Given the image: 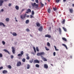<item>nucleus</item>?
<instances>
[{"mask_svg":"<svg viewBox=\"0 0 74 74\" xmlns=\"http://www.w3.org/2000/svg\"><path fill=\"white\" fill-rule=\"evenodd\" d=\"M25 60H26L25 58H23L22 60V61L23 62H25Z\"/></svg>","mask_w":74,"mask_h":74,"instance_id":"36","label":"nucleus"},{"mask_svg":"<svg viewBox=\"0 0 74 74\" xmlns=\"http://www.w3.org/2000/svg\"><path fill=\"white\" fill-rule=\"evenodd\" d=\"M62 45L63 46H64L65 47V48H66V49H68V48H67V46H66V45L64 44H62Z\"/></svg>","mask_w":74,"mask_h":74,"instance_id":"16","label":"nucleus"},{"mask_svg":"<svg viewBox=\"0 0 74 74\" xmlns=\"http://www.w3.org/2000/svg\"><path fill=\"white\" fill-rule=\"evenodd\" d=\"M72 7H74V3H73L72 4Z\"/></svg>","mask_w":74,"mask_h":74,"instance_id":"61","label":"nucleus"},{"mask_svg":"<svg viewBox=\"0 0 74 74\" xmlns=\"http://www.w3.org/2000/svg\"><path fill=\"white\" fill-rule=\"evenodd\" d=\"M3 69V66H1V67H0V70H1V69Z\"/></svg>","mask_w":74,"mask_h":74,"instance_id":"53","label":"nucleus"},{"mask_svg":"<svg viewBox=\"0 0 74 74\" xmlns=\"http://www.w3.org/2000/svg\"><path fill=\"white\" fill-rule=\"evenodd\" d=\"M3 51L5 52H7V53H8L9 55H10V52L7 50V49H4L3 50Z\"/></svg>","mask_w":74,"mask_h":74,"instance_id":"12","label":"nucleus"},{"mask_svg":"<svg viewBox=\"0 0 74 74\" xmlns=\"http://www.w3.org/2000/svg\"><path fill=\"white\" fill-rule=\"evenodd\" d=\"M8 72L7 71L5 70H3V74H6V73H7Z\"/></svg>","mask_w":74,"mask_h":74,"instance_id":"14","label":"nucleus"},{"mask_svg":"<svg viewBox=\"0 0 74 74\" xmlns=\"http://www.w3.org/2000/svg\"><path fill=\"white\" fill-rule=\"evenodd\" d=\"M33 48L34 50V52H35V53H36V48H35V47H34Z\"/></svg>","mask_w":74,"mask_h":74,"instance_id":"33","label":"nucleus"},{"mask_svg":"<svg viewBox=\"0 0 74 74\" xmlns=\"http://www.w3.org/2000/svg\"><path fill=\"white\" fill-rule=\"evenodd\" d=\"M29 8H32V6H31V5H29Z\"/></svg>","mask_w":74,"mask_h":74,"instance_id":"57","label":"nucleus"},{"mask_svg":"<svg viewBox=\"0 0 74 74\" xmlns=\"http://www.w3.org/2000/svg\"><path fill=\"white\" fill-rule=\"evenodd\" d=\"M43 60L45 62H46L47 61V59L45 58H44Z\"/></svg>","mask_w":74,"mask_h":74,"instance_id":"31","label":"nucleus"},{"mask_svg":"<svg viewBox=\"0 0 74 74\" xmlns=\"http://www.w3.org/2000/svg\"><path fill=\"white\" fill-rule=\"evenodd\" d=\"M62 39L64 40V41H65L66 42H67V39L66 38H65L62 37Z\"/></svg>","mask_w":74,"mask_h":74,"instance_id":"15","label":"nucleus"},{"mask_svg":"<svg viewBox=\"0 0 74 74\" xmlns=\"http://www.w3.org/2000/svg\"><path fill=\"white\" fill-rule=\"evenodd\" d=\"M4 3V1L2 0H0V6H1L3 3Z\"/></svg>","mask_w":74,"mask_h":74,"instance_id":"8","label":"nucleus"},{"mask_svg":"<svg viewBox=\"0 0 74 74\" xmlns=\"http://www.w3.org/2000/svg\"><path fill=\"white\" fill-rule=\"evenodd\" d=\"M47 45L48 46V47H50V46H51L50 43L49 42H48L47 43Z\"/></svg>","mask_w":74,"mask_h":74,"instance_id":"30","label":"nucleus"},{"mask_svg":"<svg viewBox=\"0 0 74 74\" xmlns=\"http://www.w3.org/2000/svg\"><path fill=\"white\" fill-rule=\"evenodd\" d=\"M11 59H13V58H14V56H11Z\"/></svg>","mask_w":74,"mask_h":74,"instance_id":"51","label":"nucleus"},{"mask_svg":"<svg viewBox=\"0 0 74 74\" xmlns=\"http://www.w3.org/2000/svg\"><path fill=\"white\" fill-rule=\"evenodd\" d=\"M53 56H55L56 55V52H54L53 53Z\"/></svg>","mask_w":74,"mask_h":74,"instance_id":"45","label":"nucleus"},{"mask_svg":"<svg viewBox=\"0 0 74 74\" xmlns=\"http://www.w3.org/2000/svg\"><path fill=\"white\" fill-rule=\"evenodd\" d=\"M18 56H22V55H21V54H19L18 55Z\"/></svg>","mask_w":74,"mask_h":74,"instance_id":"43","label":"nucleus"},{"mask_svg":"<svg viewBox=\"0 0 74 74\" xmlns=\"http://www.w3.org/2000/svg\"><path fill=\"white\" fill-rule=\"evenodd\" d=\"M25 11V9H23V10H22L21 11V12H23V11Z\"/></svg>","mask_w":74,"mask_h":74,"instance_id":"55","label":"nucleus"},{"mask_svg":"<svg viewBox=\"0 0 74 74\" xmlns=\"http://www.w3.org/2000/svg\"><path fill=\"white\" fill-rule=\"evenodd\" d=\"M34 12L33 11H32V15H34Z\"/></svg>","mask_w":74,"mask_h":74,"instance_id":"46","label":"nucleus"},{"mask_svg":"<svg viewBox=\"0 0 74 74\" xmlns=\"http://www.w3.org/2000/svg\"><path fill=\"white\" fill-rule=\"evenodd\" d=\"M47 11L49 13H50V12H51V9H50V8H49L47 10Z\"/></svg>","mask_w":74,"mask_h":74,"instance_id":"22","label":"nucleus"},{"mask_svg":"<svg viewBox=\"0 0 74 74\" xmlns=\"http://www.w3.org/2000/svg\"><path fill=\"white\" fill-rule=\"evenodd\" d=\"M62 28L65 32H67V29L65 27H62Z\"/></svg>","mask_w":74,"mask_h":74,"instance_id":"24","label":"nucleus"},{"mask_svg":"<svg viewBox=\"0 0 74 74\" xmlns=\"http://www.w3.org/2000/svg\"><path fill=\"white\" fill-rule=\"evenodd\" d=\"M36 67L38 68L39 67H40V65H39L38 64H36Z\"/></svg>","mask_w":74,"mask_h":74,"instance_id":"35","label":"nucleus"},{"mask_svg":"<svg viewBox=\"0 0 74 74\" xmlns=\"http://www.w3.org/2000/svg\"><path fill=\"white\" fill-rule=\"evenodd\" d=\"M29 23V20H27L26 21V24H27Z\"/></svg>","mask_w":74,"mask_h":74,"instance_id":"23","label":"nucleus"},{"mask_svg":"<svg viewBox=\"0 0 74 74\" xmlns=\"http://www.w3.org/2000/svg\"><path fill=\"white\" fill-rule=\"evenodd\" d=\"M12 35L13 36H16L17 35V34H16V33L15 32H13V33L12 34Z\"/></svg>","mask_w":74,"mask_h":74,"instance_id":"17","label":"nucleus"},{"mask_svg":"<svg viewBox=\"0 0 74 74\" xmlns=\"http://www.w3.org/2000/svg\"><path fill=\"white\" fill-rule=\"evenodd\" d=\"M40 4H41V7H43L44 6V4H42V2H41Z\"/></svg>","mask_w":74,"mask_h":74,"instance_id":"41","label":"nucleus"},{"mask_svg":"<svg viewBox=\"0 0 74 74\" xmlns=\"http://www.w3.org/2000/svg\"><path fill=\"white\" fill-rule=\"evenodd\" d=\"M43 29V27H42L40 26V27L38 29V30L40 32H42V30Z\"/></svg>","mask_w":74,"mask_h":74,"instance_id":"7","label":"nucleus"},{"mask_svg":"<svg viewBox=\"0 0 74 74\" xmlns=\"http://www.w3.org/2000/svg\"><path fill=\"white\" fill-rule=\"evenodd\" d=\"M15 8L17 10H19V6L17 5L16 6Z\"/></svg>","mask_w":74,"mask_h":74,"instance_id":"21","label":"nucleus"},{"mask_svg":"<svg viewBox=\"0 0 74 74\" xmlns=\"http://www.w3.org/2000/svg\"><path fill=\"white\" fill-rule=\"evenodd\" d=\"M45 55V53L44 52H42L40 53H38L37 54V56H42V55Z\"/></svg>","mask_w":74,"mask_h":74,"instance_id":"1","label":"nucleus"},{"mask_svg":"<svg viewBox=\"0 0 74 74\" xmlns=\"http://www.w3.org/2000/svg\"><path fill=\"white\" fill-rule=\"evenodd\" d=\"M26 17H27V18H29V15H27V16H26Z\"/></svg>","mask_w":74,"mask_h":74,"instance_id":"59","label":"nucleus"},{"mask_svg":"<svg viewBox=\"0 0 74 74\" xmlns=\"http://www.w3.org/2000/svg\"><path fill=\"white\" fill-rule=\"evenodd\" d=\"M1 25H3V26L4 27H5V25H4V24L2 22H0V26H1Z\"/></svg>","mask_w":74,"mask_h":74,"instance_id":"13","label":"nucleus"},{"mask_svg":"<svg viewBox=\"0 0 74 74\" xmlns=\"http://www.w3.org/2000/svg\"><path fill=\"white\" fill-rule=\"evenodd\" d=\"M33 17V16L31 15H30V18H32Z\"/></svg>","mask_w":74,"mask_h":74,"instance_id":"47","label":"nucleus"},{"mask_svg":"<svg viewBox=\"0 0 74 74\" xmlns=\"http://www.w3.org/2000/svg\"><path fill=\"white\" fill-rule=\"evenodd\" d=\"M44 67L45 69H47L48 68V65L47 64H45L44 65Z\"/></svg>","mask_w":74,"mask_h":74,"instance_id":"11","label":"nucleus"},{"mask_svg":"<svg viewBox=\"0 0 74 74\" xmlns=\"http://www.w3.org/2000/svg\"><path fill=\"white\" fill-rule=\"evenodd\" d=\"M41 58L42 60L44 59V58H45L44 57V56H41Z\"/></svg>","mask_w":74,"mask_h":74,"instance_id":"48","label":"nucleus"},{"mask_svg":"<svg viewBox=\"0 0 74 74\" xmlns=\"http://www.w3.org/2000/svg\"><path fill=\"white\" fill-rule=\"evenodd\" d=\"M69 11L71 14H72V13L73 12V9L72 8L70 9H69Z\"/></svg>","mask_w":74,"mask_h":74,"instance_id":"9","label":"nucleus"},{"mask_svg":"<svg viewBox=\"0 0 74 74\" xmlns=\"http://www.w3.org/2000/svg\"><path fill=\"white\" fill-rule=\"evenodd\" d=\"M45 37H48V38H51V36L48 34H47L45 35Z\"/></svg>","mask_w":74,"mask_h":74,"instance_id":"10","label":"nucleus"},{"mask_svg":"<svg viewBox=\"0 0 74 74\" xmlns=\"http://www.w3.org/2000/svg\"><path fill=\"white\" fill-rule=\"evenodd\" d=\"M40 63V62L39 61H38V60H34V63Z\"/></svg>","mask_w":74,"mask_h":74,"instance_id":"5","label":"nucleus"},{"mask_svg":"<svg viewBox=\"0 0 74 74\" xmlns=\"http://www.w3.org/2000/svg\"><path fill=\"white\" fill-rule=\"evenodd\" d=\"M5 21L6 22H9L10 21V18H6L5 19Z\"/></svg>","mask_w":74,"mask_h":74,"instance_id":"20","label":"nucleus"},{"mask_svg":"<svg viewBox=\"0 0 74 74\" xmlns=\"http://www.w3.org/2000/svg\"><path fill=\"white\" fill-rule=\"evenodd\" d=\"M1 11L2 12H3V11H4V10H3V9H2L1 10Z\"/></svg>","mask_w":74,"mask_h":74,"instance_id":"58","label":"nucleus"},{"mask_svg":"<svg viewBox=\"0 0 74 74\" xmlns=\"http://www.w3.org/2000/svg\"><path fill=\"white\" fill-rule=\"evenodd\" d=\"M27 69H30V65L28 64L27 65Z\"/></svg>","mask_w":74,"mask_h":74,"instance_id":"18","label":"nucleus"},{"mask_svg":"<svg viewBox=\"0 0 74 74\" xmlns=\"http://www.w3.org/2000/svg\"><path fill=\"white\" fill-rule=\"evenodd\" d=\"M11 4H12L11 3H9V7H11Z\"/></svg>","mask_w":74,"mask_h":74,"instance_id":"54","label":"nucleus"},{"mask_svg":"<svg viewBox=\"0 0 74 74\" xmlns=\"http://www.w3.org/2000/svg\"><path fill=\"white\" fill-rule=\"evenodd\" d=\"M8 67L9 69H11L12 68L11 66L10 65H8Z\"/></svg>","mask_w":74,"mask_h":74,"instance_id":"34","label":"nucleus"},{"mask_svg":"<svg viewBox=\"0 0 74 74\" xmlns=\"http://www.w3.org/2000/svg\"><path fill=\"white\" fill-rule=\"evenodd\" d=\"M51 27H49V30H51Z\"/></svg>","mask_w":74,"mask_h":74,"instance_id":"64","label":"nucleus"},{"mask_svg":"<svg viewBox=\"0 0 74 74\" xmlns=\"http://www.w3.org/2000/svg\"><path fill=\"white\" fill-rule=\"evenodd\" d=\"M36 49L37 51H39V49H38V47H36Z\"/></svg>","mask_w":74,"mask_h":74,"instance_id":"37","label":"nucleus"},{"mask_svg":"<svg viewBox=\"0 0 74 74\" xmlns=\"http://www.w3.org/2000/svg\"><path fill=\"white\" fill-rule=\"evenodd\" d=\"M21 61H18L17 62V63L16 64L17 66H20L21 65Z\"/></svg>","mask_w":74,"mask_h":74,"instance_id":"4","label":"nucleus"},{"mask_svg":"<svg viewBox=\"0 0 74 74\" xmlns=\"http://www.w3.org/2000/svg\"><path fill=\"white\" fill-rule=\"evenodd\" d=\"M57 9L56 8H53V10H54V11H56V10Z\"/></svg>","mask_w":74,"mask_h":74,"instance_id":"49","label":"nucleus"},{"mask_svg":"<svg viewBox=\"0 0 74 74\" xmlns=\"http://www.w3.org/2000/svg\"><path fill=\"white\" fill-rule=\"evenodd\" d=\"M54 47L55 48L56 51H59V49H57L56 48V46H54Z\"/></svg>","mask_w":74,"mask_h":74,"instance_id":"26","label":"nucleus"},{"mask_svg":"<svg viewBox=\"0 0 74 74\" xmlns=\"http://www.w3.org/2000/svg\"><path fill=\"white\" fill-rule=\"evenodd\" d=\"M24 16H25V17H26V16H27V14L26 13H25V15H24Z\"/></svg>","mask_w":74,"mask_h":74,"instance_id":"56","label":"nucleus"},{"mask_svg":"<svg viewBox=\"0 0 74 74\" xmlns=\"http://www.w3.org/2000/svg\"><path fill=\"white\" fill-rule=\"evenodd\" d=\"M2 56H3V55H2V54L0 53V57H1H1H2Z\"/></svg>","mask_w":74,"mask_h":74,"instance_id":"52","label":"nucleus"},{"mask_svg":"<svg viewBox=\"0 0 74 74\" xmlns=\"http://www.w3.org/2000/svg\"><path fill=\"white\" fill-rule=\"evenodd\" d=\"M35 2L36 3H38V0H35Z\"/></svg>","mask_w":74,"mask_h":74,"instance_id":"44","label":"nucleus"},{"mask_svg":"<svg viewBox=\"0 0 74 74\" xmlns=\"http://www.w3.org/2000/svg\"><path fill=\"white\" fill-rule=\"evenodd\" d=\"M26 30L27 32H29L30 31V30L28 28Z\"/></svg>","mask_w":74,"mask_h":74,"instance_id":"50","label":"nucleus"},{"mask_svg":"<svg viewBox=\"0 0 74 74\" xmlns=\"http://www.w3.org/2000/svg\"><path fill=\"white\" fill-rule=\"evenodd\" d=\"M61 0H55V1L56 2V3H59V1Z\"/></svg>","mask_w":74,"mask_h":74,"instance_id":"39","label":"nucleus"},{"mask_svg":"<svg viewBox=\"0 0 74 74\" xmlns=\"http://www.w3.org/2000/svg\"><path fill=\"white\" fill-rule=\"evenodd\" d=\"M59 32H60V34H61V33H62V30H61V29H60V28H59Z\"/></svg>","mask_w":74,"mask_h":74,"instance_id":"27","label":"nucleus"},{"mask_svg":"<svg viewBox=\"0 0 74 74\" xmlns=\"http://www.w3.org/2000/svg\"><path fill=\"white\" fill-rule=\"evenodd\" d=\"M26 59H27V60H29V59H30V57H29V56H27V57Z\"/></svg>","mask_w":74,"mask_h":74,"instance_id":"42","label":"nucleus"},{"mask_svg":"<svg viewBox=\"0 0 74 74\" xmlns=\"http://www.w3.org/2000/svg\"><path fill=\"white\" fill-rule=\"evenodd\" d=\"M64 1V2H66V0H63Z\"/></svg>","mask_w":74,"mask_h":74,"instance_id":"62","label":"nucleus"},{"mask_svg":"<svg viewBox=\"0 0 74 74\" xmlns=\"http://www.w3.org/2000/svg\"><path fill=\"white\" fill-rule=\"evenodd\" d=\"M62 24H64L65 23V19H64L62 21Z\"/></svg>","mask_w":74,"mask_h":74,"instance_id":"29","label":"nucleus"},{"mask_svg":"<svg viewBox=\"0 0 74 74\" xmlns=\"http://www.w3.org/2000/svg\"><path fill=\"white\" fill-rule=\"evenodd\" d=\"M4 1H8V0H4Z\"/></svg>","mask_w":74,"mask_h":74,"instance_id":"63","label":"nucleus"},{"mask_svg":"<svg viewBox=\"0 0 74 74\" xmlns=\"http://www.w3.org/2000/svg\"><path fill=\"white\" fill-rule=\"evenodd\" d=\"M36 24L37 26H38V27H39V26H40V23H36Z\"/></svg>","mask_w":74,"mask_h":74,"instance_id":"19","label":"nucleus"},{"mask_svg":"<svg viewBox=\"0 0 74 74\" xmlns=\"http://www.w3.org/2000/svg\"><path fill=\"white\" fill-rule=\"evenodd\" d=\"M32 7H34V6L36 7H35V8H38V4H36V3H32Z\"/></svg>","mask_w":74,"mask_h":74,"instance_id":"2","label":"nucleus"},{"mask_svg":"<svg viewBox=\"0 0 74 74\" xmlns=\"http://www.w3.org/2000/svg\"><path fill=\"white\" fill-rule=\"evenodd\" d=\"M33 59H32V60L29 61V62L30 63H33Z\"/></svg>","mask_w":74,"mask_h":74,"instance_id":"28","label":"nucleus"},{"mask_svg":"<svg viewBox=\"0 0 74 74\" xmlns=\"http://www.w3.org/2000/svg\"><path fill=\"white\" fill-rule=\"evenodd\" d=\"M45 49L46 50V51H49V49H48L47 48V47H45Z\"/></svg>","mask_w":74,"mask_h":74,"instance_id":"38","label":"nucleus"},{"mask_svg":"<svg viewBox=\"0 0 74 74\" xmlns=\"http://www.w3.org/2000/svg\"><path fill=\"white\" fill-rule=\"evenodd\" d=\"M2 43L3 44V45H5V42L4 41H2Z\"/></svg>","mask_w":74,"mask_h":74,"instance_id":"40","label":"nucleus"},{"mask_svg":"<svg viewBox=\"0 0 74 74\" xmlns=\"http://www.w3.org/2000/svg\"><path fill=\"white\" fill-rule=\"evenodd\" d=\"M12 52L13 54H15V48L14 47H12Z\"/></svg>","mask_w":74,"mask_h":74,"instance_id":"3","label":"nucleus"},{"mask_svg":"<svg viewBox=\"0 0 74 74\" xmlns=\"http://www.w3.org/2000/svg\"><path fill=\"white\" fill-rule=\"evenodd\" d=\"M21 54L22 56V55H23V51H21Z\"/></svg>","mask_w":74,"mask_h":74,"instance_id":"32","label":"nucleus"},{"mask_svg":"<svg viewBox=\"0 0 74 74\" xmlns=\"http://www.w3.org/2000/svg\"><path fill=\"white\" fill-rule=\"evenodd\" d=\"M21 19H25L26 18V17H25V16H24L23 14H21Z\"/></svg>","mask_w":74,"mask_h":74,"instance_id":"6","label":"nucleus"},{"mask_svg":"<svg viewBox=\"0 0 74 74\" xmlns=\"http://www.w3.org/2000/svg\"><path fill=\"white\" fill-rule=\"evenodd\" d=\"M27 11L29 12H31V10L30 9H28L27 10Z\"/></svg>","mask_w":74,"mask_h":74,"instance_id":"25","label":"nucleus"},{"mask_svg":"<svg viewBox=\"0 0 74 74\" xmlns=\"http://www.w3.org/2000/svg\"><path fill=\"white\" fill-rule=\"evenodd\" d=\"M26 56H29V54H26Z\"/></svg>","mask_w":74,"mask_h":74,"instance_id":"60","label":"nucleus"}]
</instances>
